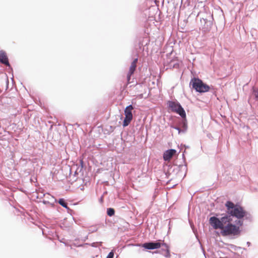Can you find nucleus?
Masks as SVG:
<instances>
[{
  "label": "nucleus",
  "mask_w": 258,
  "mask_h": 258,
  "mask_svg": "<svg viewBox=\"0 0 258 258\" xmlns=\"http://www.w3.org/2000/svg\"><path fill=\"white\" fill-rule=\"evenodd\" d=\"M230 216L225 215L220 219L216 217H211L209 223L214 229H221L223 236H237L240 235L241 230L240 226L232 224Z\"/></svg>",
  "instance_id": "nucleus-1"
},
{
  "label": "nucleus",
  "mask_w": 258,
  "mask_h": 258,
  "mask_svg": "<svg viewBox=\"0 0 258 258\" xmlns=\"http://www.w3.org/2000/svg\"><path fill=\"white\" fill-rule=\"evenodd\" d=\"M227 213L230 215L235 217L237 219L243 218L246 215L247 212L243 207L237 205L230 201H227L225 204Z\"/></svg>",
  "instance_id": "nucleus-2"
},
{
  "label": "nucleus",
  "mask_w": 258,
  "mask_h": 258,
  "mask_svg": "<svg viewBox=\"0 0 258 258\" xmlns=\"http://www.w3.org/2000/svg\"><path fill=\"white\" fill-rule=\"evenodd\" d=\"M191 83L192 88L197 92L204 93L209 91L210 90V87L198 78L192 79Z\"/></svg>",
  "instance_id": "nucleus-3"
},
{
  "label": "nucleus",
  "mask_w": 258,
  "mask_h": 258,
  "mask_svg": "<svg viewBox=\"0 0 258 258\" xmlns=\"http://www.w3.org/2000/svg\"><path fill=\"white\" fill-rule=\"evenodd\" d=\"M168 105L169 108L172 112H176L182 118H185V112L178 102L175 101H169L168 102Z\"/></svg>",
  "instance_id": "nucleus-4"
},
{
  "label": "nucleus",
  "mask_w": 258,
  "mask_h": 258,
  "mask_svg": "<svg viewBox=\"0 0 258 258\" xmlns=\"http://www.w3.org/2000/svg\"><path fill=\"white\" fill-rule=\"evenodd\" d=\"M134 109V107L130 105L127 106L124 109L125 118L123 122V126L125 127L127 126L133 119L132 110Z\"/></svg>",
  "instance_id": "nucleus-5"
},
{
  "label": "nucleus",
  "mask_w": 258,
  "mask_h": 258,
  "mask_svg": "<svg viewBox=\"0 0 258 258\" xmlns=\"http://www.w3.org/2000/svg\"><path fill=\"white\" fill-rule=\"evenodd\" d=\"M161 243L159 242H146L142 244H139L140 246H142L147 249H158L161 246Z\"/></svg>",
  "instance_id": "nucleus-6"
},
{
  "label": "nucleus",
  "mask_w": 258,
  "mask_h": 258,
  "mask_svg": "<svg viewBox=\"0 0 258 258\" xmlns=\"http://www.w3.org/2000/svg\"><path fill=\"white\" fill-rule=\"evenodd\" d=\"M138 62V58H135L132 62L131 65L130 67L129 71L127 74V83L129 84L131 77L134 74L137 68V63Z\"/></svg>",
  "instance_id": "nucleus-7"
},
{
  "label": "nucleus",
  "mask_w": 258,
  "mask_h": 258,
  "mask_svg": "<svg viewBox=\"0 0 258 258\" xmlns=\"http://www.w3.org/2000/svg\"><path fill=\"white\" fill-rule=\"evenodd\" d=\"M162 248L160 252L167 258H170L171 256L169 246L165 243H161Z\"/></svg>",
  "instance_id": "nucleus-8"
},
{
  "label": "nucleus",
  "mask_w": 258,
  "mask_h": 258,
  "mask_svg": "<svg viewBox=\"0 0 258 258\" xmlns=\"http://www.w3.org/2000/svg\"><path fill=\"white\" fill-rule=\"evenodd\" d=\"M176 151L174 149H169L166 151L163 154V159L165 161H169L174 154Z\"/></svg>",
  "instance_id": "nucleus-9"
},
{
  "label": "nucleus",
  "mask_w": 258,
  "mask_h": 258,
  "mask_svg": "<svg viewBox=\"0 0 258 258\" xmlns=\"http://www.w3.org/2000/svg\"><path fill=\"white\" fill-rule=\"evenodd\" d=\"M0 62L7 66H9V62L7 54L3 50L0 51Z\"/></svg>",
  "instance_id": "nucleus-10"
},
{
  "label": "nucleus",
  "mask_w": 258,
  "mask_h": 258,
  "mask_svg": "<svg viewBox=\"0 0 258 258\" xmlns=\"http://www.w3.org/2000/svg\"><path fill=\"white\" fill-rule=\"evenodd\" d=\"M44 197L45 199L47 200V201L44 200L43 203L45 204L49 203L50 202H53L54 201H55L54 198L48 193L44 194Z\"/></svg>",
  "instance_id": "nucleus-11"
},
{
  "label": "nucleus",
  "mask_w": 258,
  "mask_h": 258,
  "mask_svg": "<svg viewBox=\"0 0 258 258\" xmlns=\"http://www.w3.org/2000/svg\"><path fill=\"white\" fill-rule=\"evenodd\" d=\"M107 215L109 216L114 215L115 213L114 210L112 208H108L107 211Z\"/></svg>",
  "instance_id": "nucleus-12"
},
{
  "label": "nucleus",
  "mask_w": 258,
  "mask_h": 258,
  "mask_svg": "<svg viewBox=\"0 0 258 258\" xmlns=\"http://www.w3.org/2000/svg\"><path fill=\"white\" fill-rule=\"evenodd\" d=\"M58 203L63 207L67 208V204L65 202L63 199H60L58 201Z\"/></svg>",
  "instance_id": "nucleus-13"
},
{
  "label": "nucleus",
  "mask_w": 258,
  "mask_h": 258,
  "mask_svg": "<svg viewBox=\"0 0 258 258\" xmlns=\"http://www.w3.org/2000/svg\"><path fill=\"white\" fill-rule=\"evenodd\" d=\"M253 94L256 100H258V89H253Z\"/></svg>",
  "instance_id": "nucleus-14"
},
{
  "label": "nucleus",
  "mask_w": 258,
  "mask_h": 258,
  "mask_svg": "<svg viewBox=\"0 0 258 258\" xmlns=\"http://www.w3.org/2000/svg\"><path fill=\"white\" fill-rule=\"evenodd\" d=\"M113 256H114V253L112 251L111 252H110L108 255L107 256L106 258H113Z\"/></svg>",
  "instance_id": "nucleus-15"
},
{
  "label": "nucleus",
  "mask_w": 258,
  "mask_h": 258,
  "mask_svg": "<svg viewBox=\"0 0 258 258\" xmlns=\"http://www.w3.org/2000/svg\"><path fill=\"white\" fill-rule=\"evenodd\" d=\"M239 223H240V226H241V225H242V223H240V221H239Z\"/></svg>",
  "instance_id": "nucleus-16"
}]
</instances>
